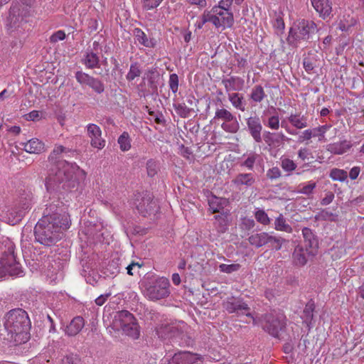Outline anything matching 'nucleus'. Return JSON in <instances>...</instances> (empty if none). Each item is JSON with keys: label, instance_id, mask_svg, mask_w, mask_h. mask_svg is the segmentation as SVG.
<instances>
[{"label": "nucleus", "instance_id": "obj_31", "mask_svg": "<svg viewBox=\"0 0 364 364\" xmlns=\"http://www.w3.org/2000/svg\"><path fill=\"white\" fill-rule=\"evenodd\" d=\"M255 182V178L252 173H239L232 180V183L237 187L245 186H252Z\"/></svg>", "mask_w": 364, "mask_h": 364}, {"label": "nucleus", "instance_id": "obj_13", "mask_svg": "<svg viewBox=\"0 0 364 364\" xmlns=\"http://www.w3.org/2000/svg\"><path fill=\"white\" fill-rule=\"evenodd\" d=\"M232 20V14L229 11L228 9L223 6H215L206 16L204 15L203 23H207L208 21H211L212 23H230Z\"/></svg>", "mask_w": 364, "mask_h": 364}, {"label": "nucleus", "instance_id": "obj_22", "mask_svg": "<svg viewBox=\"0 0 364 364\" xmlns=\"http://www.w3.org/2000/svg\"><path fill=\"white\" fill-rule=\"evenodd\" d=\"M314 9L319 14V16L326 19L332 12V4L330 0H311Z\"/></svg>", "mask_w": 364, "mask_h": 364}, {"label": "nucleus", "instance_id": "obj_56", "mask_svg": "<svg viewBox=\"0 0 364 364\" xmlns=\"http://www.w3.org/2000/svg\"><path fill=\"white\" fill-rule=\"evenodd\" d=\"M267 176L269 179H276L281 176V171L278 167H273L267 171Z\"/></svg>", "mask_w": 364, "mask_h": 364}, {"label": "nucleus", "instance_id": "obj_44", "mask_svg": "<svg viewBox=\"0 0 364 364\" xmlns=\"http://www.w3.org/2000/svg\"><path fill=\"white\" fill-rule=\"evenodd\" d=\"M146 171L147 174L150 177H154L157 174L159 171V165L158 163L154 159H149L146 162Z\"/></svg>", "mask_w": 364, "mask_h": 364}, {"label": "nucleus", "instance_id": "obj_30", "mask_svg": "<svg viewBox=\"0 0 364 364\" xmlns=\"http://www.w3.org/2000/svg\"><path fill=\"white\" fill-rule=\"evenodd\" d=\"M228 212L221 213L214 216L215 222L214 226L219 233H224L228 230Z\"/></svg>", "mask_w": 364, "mask_h": 364}, {"label": "nucleus", "instance_id": "obj_27", "mask_svg": "<svg viewBox=\"0 0 364 364\" xmlns=\"http://www.w3.org/2000/svg\"><path fill=\"white\" fill-rule=\"evenodd\" d=\"M85 326V321L81 316H76L67 326L65 333L69 336H74L78 334Z\"/></svg>", "mask_w": 364, "mask_h": 364}, {"label": "nucleus", "instance_id": "obj_57", "mask_svg": "<svg viewBox=\"0 0 364 364\" xmlns=\"http://www.w3.org/2000/svg\"><path fill=\"white\" fill-rule=\"evenodd\" d=\"M312 137H315L313 129H306L302 134L299 136V141L303 142L306 140H309Z\"/></svg>", "mask_w": 364, "mask_h": 364}, {"label": "nucleus", "instance_id": "obj_25", "mask_svg": "<svg viewBox=\"0 0 364 364\" xmlns=\"http://www.w3.org/2000/svg\"><path fill=\"white\" fill-rule=\"evenodd\" d=\"M100 47V44L98 42L95 41L93 43V49L88 52L84 59V62L85 65L89 68H93L98 66L99 64V57H98V48Z\"/></svg>", "mask_w": 364, "mask_h": 364}, {"label": "nucleus", "instance_id": "obj_55", "mask_svg": "<svg viewBox=\"0 0 364 364\" xmlns=\"http://www.w3.org/2000/svg\"><path fill=\"white\" fill-rule=\"evenodd\" d=\"M255 225L254 220L244 218L242 220L241 228L245 230H250L252 229Z\"/></svg>", "mask_w": 364, "mask_h": 364}, {"label": "nucleus", "instance_id": "obj_6", "mask_svg": "<svg viewBox=\"0 0 364 364\" xmlns=\"http://www.w3.org/2000/svg\"><path fill=\"white\" fill-rule=\"evenodd\" d=\"M113 328L132 338L137 339L140 335L139 326L134 316L127 310L117 311L112 321Z\"/></svg>", "mask_w": 364, "mask_h": 364}, {"label": "nucleus", "instance_id": "obj_43", "mask_svg": "<svg viewBox=\"0 0 364 364\" xmlns=\"http://www.w3.org/2000/svg\"><path fill=\"white\" fill-rule=\"evenodd\" d=\"M330 177L333 181H344L347 177V172L342 169L333 168L330 172Z\"/></svg>", "mask_w": 364, "mask_h": 364}, {"label": "nucleus", "instance_id": "obj_63", "mask_svg": "<svg viewBox=\"0 0 364 364\" xmlns=\"http://www.w3.org/2000/svg\"><path fill=\"white\" fill-rule=\"evenodd\" d=\"M334 199V194L331 192H328L326 194V196L321 200V204L322 205H327L330 204Z\"/></svg>", "mask_w": 364, "mask_h": 364}, {"label": "nucleus", "instance_id": "obj_32", "mask_svg": "<svg viewBox=\"0 0 364 364\" xmlns=\"http://www.w3.org/2000/svg\"><path fill=\"white\" fill-rule=\"evenodd\" d=\"M288 121L293 127L299 129L308 127L307 117L301 113H291L288 117Z\"/></svg>", "mask_w": 364, "mask_h": 364}, {"label": "nucleus", "instance_id": "obj_46", "mask_svg": "<svg viewBox=\"0 0 364 364\" xmlns=\"http://www.w3.org/2000/svg\"><path fill=\"white\" fill-rule=\"evenodd\" d=\"M259 158V155L255 152L250 153L247 158L241 164L242 166L246 167L250 170H252L254 167V164L256 160Z\"/></svg>", "mask_w": 364, "mask_h": 364}, {"label": "nucleus", "instance_id": "obj_15", "mask_svg": "<svg viewBox=\"0 0 364 364\" xmlns=\"http://www.w3.org/2000/svg\"><path fill=\"white\" fill-rule=\"evenodd\" d=\"M316 255L311 251L306 249L303 245H298L292 253V262L296 267H303Z\"/></svg>", "mask_w": 364, "mask_h": 364}, {"label": "nucleus", "instance_id": "obj_26", "mask_svg": "<svg viewBox=\"0 0 364 364\" xmlns=\"http://www.w3.org/2000/svg\"><path fill=\"white\" fill-rule=\"evenodd\" d=\"M222 82L227 92L241 90L245 84L243 79L236 76H232L229 78L223 79Z\"/></svg>", "mask_w": 364, "mask_h": 364}, {"label": "nucleus", "instance_id": "obj_16", "mask_svg": "<svg viewBox=\"0 0 364 364\" xmlns=\"http://www.w3.org/2000/svg\"><path fill=\"white\" fill-rule=\"evenodd\" d=\"M31 11L18 4H13L9 10L8 20L9 23H27L28 20L26 17L31 16Z\"/></svg>", "mask_w": 364, "mask_h": 364}, {"label": "nucleus", "instance_id": "obj_4", "mask_svg": "<svg viewBox=\"0 0 364 364\" xmlns=\"http://www.w3.org/2000/svg\"><path fill=\"white\" fill-rule=\"evenodd\" d=\"M1 248L2 253L0 257V278L7 274L11 276L19 275L22 270L14 252V243L9 238H6L3 240Z\"/></svg>", "mask_w": 364, "mask_h": 364}, {"label": "nucleus", "instance_id": "obj_42", "mask_svg": "<svg viewBox=\"0 0 364 364\" xmlns=\"http://www.w3.org/2000/svg\"><path fill=\"white\" fill-rule=\"evenodd\" d=\"M286 242V240L282 237H277L268 234L267 244L275 250H279L282 248V244Z\"/></svg>", "mask_w": 364, "mask_h": 364}, {"label": "nucleus", "instance_id": "obj_53", "mask_svg": "<svg viewBox=\"0 0 364 364\" xmlns=\"http://www.w3.org/2000/svg\"><path fill=\"white\" fill-rule=\"evenodd\" d=\"M287 140H289V139L282 133L274 134V135L271 136V144H279Z\"/></svg>", "mask_w": 364, "mask_h": 364}, {"label": "nucleus", "instance_id": "obj_29", "mask_svg": "<svg viewBox=\"0 0 364 364\" xmlns=\"http://www.w3.org/2000/svg\"><path fill=\"white\" fill-rule=\"evenodd\" d=\"M352 146L350 141L343 140L337 143L329 144L327 151L333 154L341 155L346 153Z\"/></svg>", "mask_w": 364, "mask_h": 364}, {"label": "nucleus", "instance_id": "obj_61", "mask_svg": "<svg viewBox=\"0 0 364 364\" xmlns=\"http://www.w3.org/2000/svg\"><path fill=\"white\" fill-rule=\"evenodd\" d=\"M331 126L328 125H323L320 126L318 127H316L313 129V132L315 134V136H323L326 130L330 127Z\"/></svg>", "mask_w": 364, "mask_h": 364}, {"label": "nucleus", "instance_id": "obj_24", "mask_svg": "<svg viewBox=\"0 0 364 364\" xmlns=\"http://www.w3.org/2000/svg\"><path fill=\"white\" fill-rule=\"evenodd\" d=\"M23 146V150L30 154H40L45 149L44 144L38 139H31L27 142L20 144Z\"/></svg>", "mask_w": 364, "mask_h": 364}, {"label": "nucleus", "instance_id": "obj_23", "mask_svg": "<svg viewBox=\"0 0 364 364\" xmlns=\"http://www.w3.org/2000/svg\"><path fill=\"white\" fill-rule=\"evenodd\" d=\"M229 203L228 199L225 198H220L215 196H212L208 198L209 209L213 213H225V207Z\"/></svg>", "mask_w": 364, "mask_h": 364}, {"label": "nucleus", "instance_id": "obj_58", "mask_svg": "<svg viewBox=\"0 0 364 364\" xmlns=\"http://www.w3.org/2000/svg\"><path fill=\"white\" fill-rule=\"evenodd\" d=\"M268 127L272 129H278L279 127V119L278 116H272L268 120Z\"/></svg>", "mask_w": 364, "mask_h": 364}, {"label": "nucleus", "instance_id": "obj_12", "mask_svg": "<svg viewBox=\"0 0 364 364\" xmlns=\"http://www.w3.org/2000/svg\"><path fill=\"white\" fill-rule=\"evenodd\" d=\"M223 308L229 314H235L237 316L246 315L253 319V323L255 324V320L252 314L250 312V308L242 299L240 298H228L223 304Z\"/></svg>", "mask_w": 364, "mask_h": 364}, {"label": "nucleus", "instance_id": "obj_19", "mask_svg": "<svg viewBox=\"0 0 364 364\" xmlns=\"http://www.w3.org/2000/svg\"><path fill=\"white\" fill-rule=\"evenodd\" d=\"M247 126L248 131L257 143H260L262 141L261 133L262 130V125L260 119L257 116L250 117L247 119Z\"/></svg>", "mask_w": 364, "mask_h": 364}, {"label": "nucleus", "instance_id": "obj_20", "mask_svg": "<svg viewBox=\"0 0 364 364\" xmlns=\"http://www.w3.org/2000/svg\"><path fill=\"white\" fill-rule=\"evenodd\" d=\"M87 135L91 139V146L102 149L105 145V141L102 139L100 128L95 124H89L87 126Z\"/></svg>", "mask_w": 364, "mask_h": 364}, {"label": "nucleus", "instance_id": "obj_54", "mask_svg": "<svg viewBox=\"0 0 364 364\" xmlns=\"http://www.w3.org/2000/svg\"><path fill=\"white\" fill-rule=\"evenodd\" d=\"M333 215V214L332 213L328 212L326 210H322L315 215V219L316 220H331V218Z\"/></svg>", "mask_w": 364, "mask_h": 364}, {"label": "nucleus", "instance_id": "obj_18", "mask_svg": "<svg viewBox=\"0 0 364 364\" xmlns=\"http://www.w3.org/2000/svg\"><path fill=\"white\" fill-rule=\"evenodd\" d=\"M309 32L308 24H293L290 27L289 36L287 38L289 44H294L298 41L304 39Z\"/></svg>", "mask_w": 364, "mask_h": 364}, {"label": "nucleus", "instance_id": "obj_52", "mask_svg": "<svg viewBox=\"0 0 364 364\" xmlns=\"http://www.w3.org/2000/svg\"><path fill=\"white\" fill-rule=\"evenodd\" d=\"M316 184L315 182H311L308 185L304 186L298 192L306 196H309L313 193L316 188Z\"/></svg>", "mask_w": 364, "mask_h": 364}, {"label": "nucleus", "instance_id": "obj_5", "mask_svg": "<svg viewBox=\"0 0 364 364\" xmlns=\"http://www.w3.org/2000/svg\"><path fill=\"white\" fill-rule=\"evenodd\" d=\"M32 200L33 194L30 191H23L12 205L7 208L2 220L11 225L18 223L31 208Z\"/></svg>", "mask_w": 364, "mask_h": 364}, {"label": "nucleus", "instance_id": "obj_9", "mask_svg": "<svg viewBox=\"0 0 364 364\" xmlns=\"http://www.w3.org/2000/svg\"><path fill=\"white\" fill-rule=\"evenodd\" d=\"M286 316L282 314H267L264 317L263 328L274 337L278 338L279 333L286 328Z\"/></svg>", "mask_w": 364, "mask_h": 364}, {"label": "nucleus", "instance_id": "obj_17", "mask_svg": "<svg viewBox=\"0 0 364 364\" xmlns=\"http://www.w3.org/2000/svg\"><path fill=\"white\" fill-rule=\"evenodd\" d=\"M304 238L303 246L314 254L317 255L319 247L318 237L313 230L309 228H304L301 230Z\"/></svg>", "mask_w": 364, "mask_h": 364}, {"label": "nucleus", "instance_id": "obj_37", "mask_svg": "<svg viewBox=\"0 0 364 364\" xmlns=\"http://www.w3.org/2000/svg\"><path fill=\"white\" fill-rule=\"evenodd\" d=\"M274 228L277 230L284 231L289 233L292 232L291 227L287 223L285 218L282 214L276 218L274 222Z\"/></svg>", "mask_w": 364, "mask_h": 364}, {"label": "nucleus", "instance_id": "obj_14", "mask_svg": "<svg viewBox=\"0 0 364 364\" xmlns=\"http://www.w3.org/2000/svg\"><path fill=\"white\" fill-rule=\"evenodd\" d=\"M75 78L80 84L89 86L97 94L100 95L105 90V86L102 81L82 71L75 73Z\"/></svg>", "mask_w": 364, "mask_h": 364}, {"label": "nucleus", "instance_id": "obj_49", "mask_svg": "<svg viewBox=\"0 0 364 364\" xmlns=\"http://www.w3.org/2000/svg\"><path fill=\"white\" fill-rule=\"evenodd\" d=\"M169 87L173 93L178 91V77L176 73L171 74L168 80Z\"/></svg>", "mask_w": 364, "mask_h": 364}, {"label": "nucleus", "instance_id": "obj_8", "mask_svg": "<svg viewBox=\"0 0 364 364\" xmlns=\"http://www.w3.org/2000/svg\"><path fill=\"white\" fill-rule=\"evenodd\" d=\"M134 205L139 213L146 217L156 211L157 204L149 192L137 193L134 195Z\"/></svg>", "mask_w": 364, "mask_h": 364}, {"label": "nucleus", "instance_id": "obj_64", "mask_svg": "<svg viewBox=\"0 0 364 364\" xmlns=\"http://www.w3.org/2000/svg\"><path fill=\"white\" fill-rule=\"evenodd\" d=\"M28 120L35 121L41 119V114L38 111L33 110L26 115Z\"/></svg>", "mask_w": 364, "mask_h": 364}, {"label": "nucleus", "instance_id": "obj_38", "mask_svg": "<svg viewBox=\"0 0 364 364\" xmlns=\"http://www.w3.org/2000/svg\"><path fill=\"white\" fill-rule=\"evenodd\" d=\"M118 144L122 151H127L131 148V141L127 132H124L118 138Z\"/></svg>", "mask_w": 364, "mask_h": 364}, {"label": "nucleus", "instance_id": "obj_45", "mask_svg": "<svg viewBox=\"0 0 364 364\" xmlns=\"http://www.w3.org/2000/svg\"><path fill=\"white\" fill-rule=\"evenodd\" d=\"M174 108L176 113L183 118H186L189 116L191 109L188 108L184 103L174 105Z\"/></svg>", "mask_w": 364, "mask_h": 364}, {"label": "nucleus", "instance_id": "obj_48", "mask_svg": "<svg viewBox=\"0 0 364 364\" xmlns=\"http://www.w3.org/2000/svg\"><path fill=\"white\" fill-rule=\"evenodd\" d=\"M240 268V264H221L219 266V269L221 272L230 274L233 272L237 271Z\"/></svg>", "mask_w": 364, "mask_h": 364}, {"label": "nucleus", "instance_id": "obj_2", "mask_svg": "<svg viewBox=\"0 0 364 364\" xmlns=\"http://www.w3.org/2000/svg\"><path fill=\"white\" fill-rule=\"evenodd\" d=\"M83 170L75 163H68L66 161L58 162L57 170L50 173L46 181V186L48 191H68L77 187L78 181L77 176Z\"/></svg>", "mask_w": 364, "mask_h": 364}, {"label": "nucleus", "instance_id": "obj_34", "mask_svg": "<svg viewBox=\"0 0 364 364\" xmlns=\"http://www.w3.org/2000/svg\"><path fill=\"white\" fill-rule=\"evenodd\" d=\"M266 97L265 92L262 85H255L251 91L250 98L256 103L261 102Z\"/></svg>", "mask_w": 364, "mask_h": 364}, {"label": "nucleus", "instance_id": "obj_21", "mask_svg": "<svg viewBox=\"0 0 364 364\" xmlns=\"http://www.w3.org/2000/svg\"><path fill=\"white\" fill-rule=\"evenodd\" d=\"M198 359V354L183 351L175 353L168 364H193Z\"/></svg>", "mask_w": 364, "mask_h": 364}, {"label": "nucleus", "instance_id": "obj_62", "mask_svg": "<svg viewBox=\"0 0 364 364\" xmlns=\"http://www.w3.org/2000/svg\"><path fill=\"white\" fill-rule=\"evenodd\" d=\"M303 65L306 71L308 73H311L314 68V63H312L311 59L307 58H305L304 59Z\"/></svg>", "mask_w": 364, "mask_h": 364}, {"label": "nucleus", "instance_id": "obj_3", "mask_svg": "<svg viewBox=\"0 0 364 364\" xmlns=\"http://www.w3.org/2000/svg\"><path fill=\"white\" fill-rule=\"evenodd\" d=\"M6 339L15 345L25 343L30 338L31 321L28 314L21 309L11 310L4 323Z\"/></svg>", "mask_w": 364, "mask_h": 364}, {"label": "nucleus", "instance_id": "obj_11", "mask_svg": "<svg viewBox=\"0 0 364 364\" xmlns=\"http://www.w3.org/2000/svg\"><path fill=\"white\" fill-rule=\"evenodd\" d=\"M156 334L161 339H171L173 343L181 346L183 344L185 333L178 325L162 324L156 328Z\"/></svg>", "mask_w": 364, "mask_h": 364}, {"label": "nucleus", "instance_id": "obj_47", "mask_svg": "<svg viewBox=\"0 0 364 364\" xmlns=\"http://www.w3.org/2000/svg\"><path fill=\"white\" fill-rule=\"evenodd\" d=\"M281 166L285 171L290 172L294 171L297 166L291 159L285 158L282 159Z\"/></svg>", "mask_w": 364, "mask_h": 364}, {"label": "nucleus", "instance_id": "obj_50", "mask_svg": "<svg viewBox=\"0 0 364 364\" xmlns=\"http://www.w3.org/2000/svg\"><path fill=\"white\" fill-rule=\"evenodd\" d=\"M60 364H81V363L76 355L70 354L63 357Z\"/></svg>", "mask_w": 364, "mask_h": 364}, {"label": "nucleus", "instance_id": "obj_51", "mask_svg": "<svg viewBox=\"0 0 364 364\" xmlns=\"http://www.w3.org/2000/svg\"><path fill=\"white\" fill-rule=\"evenodd\" d=\"M255 218L259 223L263 225H268L270 222L267 214L264 210L257 211L255 213Z\"/></svg>", "mask_w": 364, "mask_h": 364}, {"label": "nucleus", "instance_id": "obj_60", "mask_svg": "<svg viewBox=\"0 0 364 364\" xmlns=\"http://www.w3.org/2000/svg\"><path fill=\"white\" fill-rule=\"evenodd\" d=\"M65 38V34L63 31H58L53 33L50 38V41L52 43H56L58 41H62Z\"/></svg>", "mask_w": 364, "mask_h": 364}, {"label": "nucleus", "instance_id": "obj_36", "mask_svg": "<svg viewBox=\"0 0 364 364\" xmlns=\"http://www.w3.org/2000/svg\"><path fill=\"white\" fill-rule=\"evenodd\" d=\"M74 151L65 147L62 145L55 146L53 149V151L48 156L49 161L52 163H55L58 159V156L60 154H68V153H73Z\"/></svg>", "mask_w": 364, "mask_h": 364}, {"label": "nucleus", "instance_id": "obj_10", "mask_svg": "<svg viewBox=\"0 0 364 364\" xmlns=\"http://www.w3.org/2000/svg\"><path fill=\"white\" fill-rule=\"evenodd\" d=\"M219 121L223 122L221 127L227 132L236 133L240 128L236 117L225 108H217L215 110L212 122L216 123Z\"/></svg>", "mask_w": 364, "mask_h": 364}, {"label": "nucleus", "instance_id": "obj_35", "mask_svg": "<svg viewBox=\"0 0 364 364\" xmlns=\"http://www.w3.org/2000/svg\"><path fill=\"white\" fill-rule=\"evenodd\" d=\"M228 99L232 106L242 112L245 110V104L243 102V97L237 92L228 94Z\"/></svg>", "mask_w": 364, "mask_h": 364}, {"label": "nucleus", "instance_id": "obj_7", "mask_svg": "<svg viewBox=\"0 0 364 364\" xmlns=\"http://www.w3.org/2000/svg\"><path fill=\"white\" fill-rule=\"evenodd\" d=\"M169 287L170 282L167 278L159 277L144 283V294L150 300H160L169 296Z\"/></svg>", "mask_w": 364, "mask_h": 364}, {"label": "nucleus", "instance_id": "obj_39", "mask_svg": "<svg viewBox=\"0 0 364 364\" xmlns=\"http://www.w3.org/2000/svg\"><path fill=\"white\" fill-rule=\"evenodd\" d=\"M134 36L137 41L146 47L153 46L152 41L149 40L146 35L139 28L134 30Z\"/></svg>", "mask_w": 364, "mask_h": 364}, {"label": "nucleus", "instance_id": "obj_40", "mask_svg": "<svg viewBox=\"0 0 364 364\" xmlns=\"http://www.w3.org/2000/svg\"><path fill=\"white\" fill-rule=\"evenodd\" d=\"M159 74L153 70H149L146 73V78L148 80V85L153 92L157 90V85L156 79L159 78Z\"/></svg>", "mask_w": 364, "mask_h": 364}, {"label": "nucleus", "instance_id": "obj_59", "mask_svg": "<svg viewBox=\"0 0 364 364\" xmlns=\"http://www.w3.org/2000/svg\"><path fill=\"white\" fill-rule=\"evenodd\" d=\"M163 0H144V6L147 9L156 8Z\"/></svg>", "mask_w": 364, "mask_h": 364}, {"label": "nucleus", "instance_id": "obj_28", "mask_svg": "<svg viewBox=\"0 0 364 364\" xmlns=\"http://www.w3.org/2000/svg\"><path fill=\"white\" fill-rule=\"evenodd\" d=\"M315 303L312 299H310L306 304L302 314L301 315V318L303 321V323H305L309 328H311L312 324V321L314 320V312L315 310Z\"/></svg>", "mask_w": 364, "mask_h": 364}, {"label": "nucleus", "instance_id": "obj_41", "mask_svg": "<svg viewBox=\"0 0 364 364\" xmlns=\"http://www.w3.org/2000/svg\"><path fill=\"white\" fill-rule=\"evenodd\" d=\"M141 73V70L137 63H132L130 65L129 71L128 72L126 77L129 81L134 80L136 77H139Z\"/></svg>", "mask_w": 364, "mask_h": 364}, {"label": "nucleus", "instance_id": "obj_1", "mask_svg": "<svg viewBox=\"0 0 364 364\" xmlns=\"http://www.w3.org/2000/svg\"><path fill=\"white\" fill-rule=\"evenodd\" d=\"M70 216L68 214H60L48 211L38 220L34 228L36 241L46 246H51L59 241L63 235V230L69 228Z\"/></svg>", "mask_w": 364, "mask_h": 364}, {"label": "nucleus", "instance_id": "obj_33", "mask_svg": "<svg viewBox=\"0 0 364 364\" xmlns=\"http://www.w3.org/2000/svg\"><path fill=\"white\" fill-rule=\"evenodd\" d=\"M248 241L251 245L259 248L267 244L268 233L264 232L254 233L248 237Z\"/></svg>", "mask_w": 364, "mask_h": 364}]
</instances>
